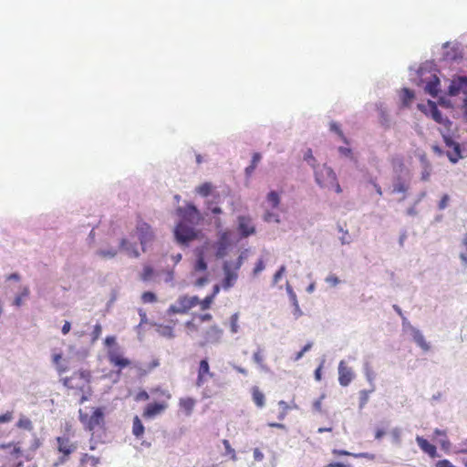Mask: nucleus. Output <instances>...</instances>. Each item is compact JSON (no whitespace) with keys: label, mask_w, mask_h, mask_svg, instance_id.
Wrapping results in <instances>:
<instances>
[{"label":"nucleus","mask_w":467,"mask_h":467,"mask_svg":"<svg viewBox=\"0 0 467 467\" xmlns=\"http://www.w3.org/2000/svg\"><path fill=\"white\" fill-rule=\"evenodd\" d=\"M52 360H53V363L57 367V370L58 374H62L67 371V367L61 364V360H62L61 353L54 354L52 356Z\"/></svg>","instance_id":"obj_32"},{"label":"nucleus","mask_w":467,"mask_h":467,"mask_svg":"<svg viewBox=\"0 0 467 467\" xmlns=\"http://www.w3.org/2000/svg\"><path fill=\"white\" fill-rule=\"evenodd\" d=\"M305 160L306 161H308V163L314 167V163L316 162V159L314 158L313 154H312V150L309 149L307 150V151L305 153V156H304Z\"/></svg>","instance_id":"obj_53"},{"label":"nucleus","mask_w":467,"mask_h":467,"mask_svg":"<svg viewBox=\"0 0 467 467\" xmlns=\"http://www.w3.org/2000/svg\"><path fill=\"white\" fill-rule=\"evenodd\" d=\"M416 441L419 447L421 449V451L427 453L430 457L435 458L438 456L436 447L433 444L430 443L426 439L420 436H417Z\"/></svg>","instance_id":"obj_19"},{"label":"nucleus","mask_w":467,"mask_h":467,"mask_svg":"<svg viewBox=\"0 0 467 467\" xmlns=\"http://www.w3.org/2000/svg\"><path fill=\"white\" fill-rule=\"evenodd\" d=\"M214 187L212 182H206L195 188V192L202 197H207L213 193Z\"/></svg>","instance_id":"obj_25"},{"label":"nucleus","mask_w":467,"mask_h":467,"mask_svg":"<svg viewBox=\"0 0 467 467\" xmlns=\"http://www.w3.org/2000/svg\"><path fill=\"white\" fill-rule=\"evenodd\" d=\"M373 391H374V387H372V389L369 390L362 389L359 391L358 395H359V408L360 409L364 408L365 405L368 403V401L369 400V394L372 393Z\"/></svg>","instance_id":"obj_34"},{"label":"nucleus","mask_w":467,"mask_h":467,"mask_svg":"<svg viewBox=\"0 0 467 467\" xmlns=\"http://www.w3.org/2000/svg\"><path fill=\"white\" fill-rule=\"evenodd\" d=\"M223 444L225 448V451H226V453L231 455V459L233 461H236L237 457H236V453H235V451L231 447V444L229 442L228 440H223Z\"/></svg>","instance_id":"obj_45"},{"label":"nucleus","mask_w":467,"mask_h":467,"mask_svg":"<svg viewBox=\"0 0 467 467\" xmlns=\"http://www.w3.org/2000/svg\"><path fill=\"white\" fill-rule=\"evenodd\" d=\"M149 398H150V396H149L148 392L145 390L139 392L137 395L138 400H149Z\"/></svg>","instance_id":"obj_64"},{"label":"nucleus","mask_w":467,"mask_h":467,"mask_svg":"<svg viewBox=\"0 0 467 467\" xmlns=\"http://www.w3.org/2000/svg\"><path fill=\"white\" fill-rule=\"evenodd\" d=\"M199 304L197 296H190L188 295L180 296L174 305H171L167 312L169 314H186L189 310Z\"/></svg>","instance_id":"obj_6"},{"label":"nucleus","mask_w":467,"mask_h":467,"mask_svg":"<svg viewBox=\"0 0 467 467\" xmlns=\"http://www.w3.org/2000/svg\"><path fill=\"white\" fill-rule=\"evenodd\" d=\"M97 254L101 258L110 259L114 258L118 254V250L114 248L110 249H100L97 252Z\"/></svg>","instance_id":"obj_35"},{"label":"nucleus","mask_w":467,"mask_h":467,"mask_svg":"<svg viewBox=\"0 0 467 467\" xmlns=\"http://www.w3.org/2000/svg\"><path fill=\"white\" fill-rule=\"evenodd\" d=\"M414 99V92L407 88L400 91V100L404 108L410 107Z\"/></svg>","instance_id":"obj_24"},{"label":"nucleus","mask_w":467,"mask_h":467,"mask_svg":"<svg viewBox=\"0 0 467 467\" xmlns=\"http://www.w3.org/2000/svg\"><path fill=\"white\" fill-rule=\"evenodd\" d=\"M56 441L57 450L59 454L57 462L54 464V466L57 467L66 463L69 460L71 454L78 450V442L72 441L67 436L57 437Z\"/></svg>","instance_id":"obj_5"},{"label":"nucleus","mask_w":467,"mask_h":467,"mask_svg":"<svg viewBox=\"0 0 467 467\" xmlns=\"http://www.w3.org/2000/svg\"><path fill=\"white\" fill-rule=\"evenodd\" d=\"M0 449L7 451V454L12 458L17 459L23 455V450L20 442L10 441L6 443H1Z\"/></svg>","instance_id":"obj_16"},{"label":"nucleus","mask_w":467,"mask_h":467,"mask_svg":"<svg viewBox=\"0 0 467 467\" xmlns=\"http://www.w3.org/2000/svg\"><path fill=\"white\" fill-rule=\"evenodd\" d=\"M462 92L464 94L463 108L467 112V78L461 77L451 81L449 87V94L451 96H456Z\"/></svg>","instance_id":"obj_9"},{"label":"nucleus","mask_w":467,"mask_h":467,"mask_svg":"<svg viewBox=\"0 0 467 467\" xmlns=\"http://www.w3.org/2000/svg\"><path fill=\"white\" fill-rule=\"evenodd\" d=\"M407 191V186L404 183H398L394 186V192H405Z\"/></svg>","instance_id":"obj_62"},{"label":"nucleus","mask_w":467,"mask_h":467,"mask_svg":"<svg viewBox=\"0 0 467 467\" xmlns=\"http://www.w3.org/2000/svg\"><path fill=\"white\" fill-rule=\"evenodd\" d=\"M214 373L210 370V365L207 359H202L198 368V376L196 379V386L202 387L207 381L208 378H213Z\"/></svg>","instance_id":"obj_12"},{"label":"nucleus","mask_w":467,"mask_h":467,"mask_svg":"<svg viewBox=\"0 0 467 467\" xmlns=\"http://www.w3.org/2000/svg\"><path fill=\"white\" fill-rule=\"evenodd\" d=\"M285 271V266L282 265L279 270L274 275V283L276 284L281 279L282 275H284Z\"/></svg>","instance_id":"obj_55"},{"label":"nucleus","mask_w":467,"mask_h":467,"mask_svg":"<svg viewBox=\"0 0 467 467\" xmlns=\"http://www.w3.org/2000/svg\"><path fill=\"white\" fill-rule=\"evenodd\" d=\"M174 234L176 240L181 244H187L188 242L194 240L197 236L194 229L186 225L182 222L177 224Z\"/></svg>","instance_id":"obj_8"},{"label":"nucleus","mask_w":467,"mask_h":467,"mask_svg":"<svg viewBox=\"0 0 467 467\" xmlns=\"http://www.w3.org/2000/svg\"><path fill=\"white\" fill-rule=\"evenodd\" d=\"M315 176L317 182L321 187L333 188L337 193H340L342 192V189L337 182V175L330 167L323 165L315 171Z\"/></svg>","instance_id":"obj_4"},{"label":"nucleus","mask_w":467,"mask_h":467,"mask_svg":"<svg viewBox=\"0 0 467 467\" xmlns=\"http://www.w3.org/2000/svg\"><path fill=\"white\" fill-rule=\"evenodd\" d=\"M223 335V330L219 328L217 326H212L207 331L205 336L206 343H214L218 342Z\"/></svg>","instance_id":"obj_21"},{"label":"nucleus","mask_w":467,"mask_h":467,"mask_svg":"<svg viewBox=\"0 0 467 467\" xmlns=\"http://www.w3.org/2000/svg\"><path fill=\"white\" fill-rule=\"evenodd\" d=\"M261 158H262V156L260 153H258V152L254 153V155L252 157L251 164L254 165L256 167L257 164L259 163V161H261Z\"/></svg>","instance_id":"obj_63"},{"label":"nucleus","mask_w":467,"mask_h":467,"mask_svg":"<svg viewBox=\"0 0 467 467\" xmlns=\"http://www.w3.org/2000/svg\"><path fill=\"white\" fill-rule=\"evenodd\" d=\"M444 142L450 149L447 151V156L452 163H456L460 159L462 158L460 144L455 142L451 137L443 135Z\"/></svg>","instance_id":"obj_11"},{"label":"nucleus","mask_w":467,"mask_h":467,"mask_svg":"<svg viewBox=\"0 0 467 467\" xmlns=\"http://www.w3.org/2000/svg\"><path fill=\"white\" fill-rule=\"evenodd\" d=\"M132 433L136 438H141L144 434V426L138 416L133 418Z\"/></svg>","instance_id":"obj_28"},{"label":"nucleus","mask_w":467,"mask_h":467,"mask_svg":"<svg viewBox=\"0 0 467 467\" xmlns=\"http://www.w3.org/2000/svg\"><path fill=\"white\" fill-rule=\"evenodd\" d=\"M293 299H294V316L296 318H298L299 317L302 316L303 313L299 307L298 302H297L295 295L293 296Z\"/></svg>","instance_id":"obj_50"},{"label":"nucleus","mask_w":467,"mask_h":467,"mask_svg":"<svg viewBox=\"0 0 467 467\" xmlns=\"http://www.w3.org/2000/svg\"><path fill=\"white\" fill-rule=\"evenodd\" d=\"M449 200H450L449 196L447 194H444L441 197V201L439 202V205H438L439 209L440 210L445 209L448 206Z\"/></svg>","instance_id":"obj_54"},{"label":"nucleus","mask_w":467,"mask_h":467,"mask_svg":"<svg viewBox=\"0 0 467 467\" xmlns=\"http://www.w3.org/2000/svg\"><path fill=\"white\" fill-rule=\"evenodd\" d=\"M180 408L186 415H190L195 406V400L192 398H183L180 400Z\"/></svg>","instance_id":"obj_23"},{"label":"nucleus","mask_w":467,"mask_h":467,"mask_svg":"<svg viewBox=\"0 0 467 467\" xmlns=\"http://www.w3.org/2000/svg\"><path fill=\"white\" fill-rule=\"evenodd\" d=\"M338 151L341 155L346 156V157L351 156V153H352L351 149L346 148V147H339Z\"/></svg>","instance_id":"obj_61"},{"label":"nucleus","mask_w":467,"mask_h":467,"mask_svg":"<svg viewBox=\"0 0 467 467\" xmlns=\"http://www.w3.org/2000/svg\"><path fill=\"white\" fill-rule=\"evenodd\" d=\"M325 398H326V394H322L317 400H316L313 402V408L316 411H317V412L322 411V402Z\"/></svg>","instance_id":"obj_48"},{"label":"nucleus","mask_w":467,"mask_h":467,"mask_svg":"<svg viewBox=\"0 0 467 467\" xmlns=\"http://www.w3.org/2000/svg\"><path fill=\"white\" fill-rule=\"evenodd\" d=\"M435 467H452V464L449 460H441L435 463Z\"/></svg>","instance_id":"obj_57"},{"label":"nucleus","mask_w":467,"mask_h":467,"mask_svg":"<svg viewBox=\"0 0 467 467\" xmlns=\"http://www.w3.org/2000/svg\"><path fill=\"white\" fill-rule=\"evenodd\" d=\"M214 297H213V296L211 295H208L207 296L204 297V299L202 300H200L199 299V306H200V308L202 310H207L211 307L212 304L213 303L214 301Z\"/></svg>","instance_id":"obj_39"},{"label":"nucleus","mask_w":467,"mask_h":467,"mask_svg":"<svg viewBox=\"0 0 467 467\" xmlns=\"http://www.w3.org/2000/svg\"><path fill=\"white\" fill-rule=\"evenodd\" d=\"M154 276V270L150 265H144L142 272L140 273V279L144 282H148Z\"/></svg>","instance_id":"obj_33"},{"label":"nucleus","mask_w":467,"mask_h":467,"mask_svg":"<svg viewBox=\"0 0 467 467\" xmlns=\"http://www.w3.org/2000/svg\"><path fill=\"white\" fill-rule=\"evenodd\" d=\"M104 343L107 347H111L116 345V337L113 336H109L105 338Z\"/></svg>","instance_id":"obj_60"},{"label":"nucleus","mask_w":467,"mask_h":467,"mask_svg":"<svg viewBox=\"0 0 467 467\" xmlns=\"http://www.w3.org/2000/svg\"><path fill=\"white\" fill-rule=\"evenodd\" d=\"M254 458L257 462H261L264 459V454L258 448L254 450Z\"/></svg>","instance_id":"obj_59"},{"label":"nucleus","mask_w":467,"mask_h":467,"mask_svg":"<svg viewBox=\"0 0 467 467\" xmlns=\"http://www.w3.org/2000/svg\"><path fill=\"white\" fill-rule=\"evenodd\" d=\"M439 84H440L439 78L436 76H434L433 80L427 83V85L425 87V90L430 95L435 97V96H437V94L439 92V88H438Z\"/></svg>","instance_id":"obj_29"},{"label":"nucleus","mask_w":467,"mask_h":467,"mask_svg":"<svg viewBox=\"0 0 467 467\" xmlns=\"http://www.w3.org/2000/svg\"><path fill=\"white\" fill-rule=\"evenodd\" d=\"M107 356L109 363L113 367L118 368L119 371L129 367L131 363L128 358L123 356L119 348H109Z\"/></svg>","instance_id":"obj_7"},{"label":"nucleus","mask_w":467,"mask_h":467,"mask_svg":"<svg viewBox=\"0 0 467 467\" xmlns=\"http://www.w3.org/2000/svg\"><path fill=\"white\" fill-rule=\"evenodd\" d=\"M352 456L354 458H366V459L370 460V461H373L376 458L374 454L369 453V452L355 453V454H352Z\"/></svg>","instance_id":"obj_51"},{"label":"nucleus","mask_w":467,"mask_h":467,"mask_svg":"<svg viewBox=\"0 0 467 467\" xmlns=\"http://www.w3.org/2000/svg\"><path fill=\"white\" fill-rule=\"evenodd\" d=\"M78 418L84 429L94 432L96 430H101L105 427V413L104 408L98 407L92 409V413L89 415L79 410Z\"/></svg>","instance_id":"obj_2"},{"label":"nucleus","mask_w":467,"mask_h":467,"mask_svg":"<svg viewBox=\"0 0 467 467\" xmlns=\"http://www.w3.org/2000/svg\"><path fill=\"white\" fill-rule=\"evenodd\" d=\"M193 268L196 272H205L207 270V264L204 260V255L202 251L197 253V260Z\"/></svg>","instance_id":"obj_30"},{"label":"nucleus","mask_w":467,"mask_h":467,"mask_svg":"<svg viewBox=\"0 0 467 467\" xmlns=\"http://www.w3.org/2000/svg\"><path fill=\"white\" fill-rule=\"evenodd\" d=\"M354 379V373L344 360L338 364V382L341 386L347 387Z\"/></svg>","instance_id":"obj_13"},{"label":"nucleus","mask_w":467,"mask_h":467,"mask_svg":"<svg viewBox=\"0 0 467 467\" xmlns=\"http://www.w3.org/2000/svg\"><path fill=\"white\" fill-rule=\"evenodd\" d=\"M119 249L123 250L130 257L137 258L140 252L135 243H130L126 238H122L119 243Z\"/></svg>","instance_id":"obj_18"},{"label":"nucleus","mask_w":467,"mask_h":467,"mask_svg":"<svg viewBox=\"0 0 467 467\" xmlns=\"http://www.w3.org/2000/svg\"><path fill=\"white\" fill-rule=\"evenodd\" d=\"M330 130L337 133L343 142L348 144V139L346 138V136L344 135L343 131L340 129V126L337 122L332 121L330 123Z\"/></svg>","instance_id":"obj_37"},{"label":"nucleus","mask_w":467,"mask_h":467,"mask_svg":"<svg viewBox=\"0 0 467 467\" xmlns=\"http://www.w3.org/2000/svg\"><path fill=\"white\" fill-rule=\"evenodd\" d=\"M237 315H234L231 318V330L233 333H236L238 331V326H237Z\"/></svg>","instance_id":"obj_56"},{"label":"nucleus","mask_w":467,"mask_h":467,"mask_svg":"<svg viewBox=\"0 0 467 467\" xmlns=\"http://www.w3.org/2000/svg\"><path fill=\"white\" fill-rule=\"evenodd\" d=\"M333 454L334 455H337V456H352L353 453L348 451H345V450H333Z\"/></svg>","instance_id":"obj_58"},{"label":"nucleus","mask_w":467,"mask_h":467,"mask_svg":"<svg viewBox=\"0 0 467 467\" xmlns=\"http://www.w3.org/2000/svg\"><path fill=\"white\" fill-rule=\"evenodd\" d=\"M102 333V327L100 324H96L93 327V330L90 334L91 337V343L96 342L101 336Z\"/></svg>","instance_id":"obj_41"},{"label":"nucleus","mask_w":467,"mask_h":467,"mask_svg":"<svg viewBox=\"0 0 467 467\" xmlns=\"http://www.w3.org/2000/svg\"><path fill=\"white\" fill-rule=\"evenodd\" d=\"M140 298H141V302L143 304H150V303L157 302V296L153 292H150V291L142 293Z\"/></svg>","instance_id":"obj_38"},{"label":"nucleus","mask_w":467,"mask_h":467,"mask_svg":"<svg viewBox=\"0 0 467 467\" xmlns=\"http://www.w3.org/2000/svg\"><path fill=\"white\" fill-rule=\"evenodd\" d=\"M412 337L416 344L421 348L424 351H428L430 349V345L425 340L421 332L418 329H412Z\"/></svg>","instance_id":"obj_22"},{"label":"nucleus","mask_w":467,"mask_h":467,"mask_svg":"<svg viewBox=\"0 0 467 467\" xmlns=\"http://www.w3.org/2000/svg\"><path fill=\"white\" fill-rule=\"evenodd\" d=\"M267 200L274 208L277 207L280 202V198H279L278 193L274 191H272L268 193Z\"/></svg>","instance_id":"obj_42"},{"label":"nucleus","mask_w":467,"mask_h":467,"mask_svg":"<svg viewBox=\"0 0 467 467\" xmlns=\"http://www.w3.org/2000/svg\"><path fill=\"white\" fill-rule=\"evenodd\" d=\"M80 465L84 466L86 463L89 462L92 466H97L99 463V458L88 455V453H83L79 460Z\"/></svg>","instance_id":"obj_31"},{"label":"nucleus","mask_w":467,"mask_h":467,"mask_svg":"<svg viewBox=\"0 0 467 467\" xmlns=\"http://www.w3.org/2000/svg\"><path fill=\"white\" fill-rule=\"evenodd\" d=\"M151 392L158 394L160 398H164L165 400L149 403L145 407L142 413V417L144 419H153L156 416L163 413L168 408L167 400H169L171 398V394L168 390L161 389L160 388L152 389Z\"/></svg>","instance_id":"obj_3"},{"label":"nucleus","mask_w":467,"mask_h":467,"mask_svg":"<svg viewBox=\"0 0 467 467\" xmlns=\"http://www.w3.org/2000/svg\"><path fill=\"white\" fill-rule=\"evenodd\" d=\"M254 361L258 364L261 368H265L264 366V355L262 349H258L253 355Z\"/></svg>","instance_id":"obj_47"},{"label":"nucleus","mask_w":467,"mask_h":467,"mask_svg":"<svg viewBox=\"0 0 467 467\" xmlns=\"http://www.w3.org/2000/svg\"><path fill=\"white\" fill-rule=\"evenodd\" d=\"M265 262L263 259H259L256 264H255V266L254 268V275H257L259 273H261L264 269H265Z\"/></svg>","instance_id":"obj_49"},{"label":"nucleus","mask_w":467,"mask_h":467,"mask_svg":"<svg viewBox=\"0 0 467 467\" xmlns=\"http://www.w3.org/2000/svg\"><path fill=\"white\" fill-rule=\"evenodd\" d=\"M224 271V278L223 281V287L224 289H228L232 287L236 279H237V274L230 269V267L225 264L223 266Z\"/></svg>","instance_id":"obj_20"},{"label":"nucleus","mask_w":467,"mask_h":467,"mask_svg":"<svg viewBox=\"0 0 467 467\" xmlns=\"http://www.w3.org/2000/svg\"><path fill=\"white\" fill-rule=\"evenodd\" d=\"M13 419V412L7 411L2 415H0V424L11 421Z\"/></svg>","instance_id":"obj_52"},{"label":"nucleus","mask_w":467,"mask_h":467,"mask_svg":"<svg viewBox=\"0 0 467 467\" xmlns=\"http://www.w3.org/2000/svg\"><path fill=\"white\" fill-rule=\"evenodd\" d=\"M238 230L243 237H248L255 231L251 219L246 216H240L238 218Z\"/></svg>","instance_id":"obj_15"},{"label":"nucleus","mask_w":467,"mask_h":467,"mask_svg":"<svg viewBox=\"0 0 467 467\" xmlns=\"http://www.w3.org/2000/svg\"><path fill=\"white\" fill-rule=\"evenodd\" d=\"M207 209L213 214H221L223 213L222 209L217 206V202L214 201H209L207 202Z\"/></svg>","instance_id":"obj_46"},{"label":"nucleus","mask_w":467,"mask_h":467,"mask_svg":"<svg viewBox=\"0 0 467 467\" xmlns=\"http://www.w3.org/2000/svg\"><path fill=\"white\" fill-rule=\"evenodd\" d=\"M227 238H228V234L223 233L221 235L220 241L216 244V245H217L216 256L218 258H221L225 254V250H226V246H227V244H226Z\"/></svg>","instance_id":"obj_27"},{"label":"nucleus","mask_w":467,"mask_h":467,"mask_svg":"<svg viewBox=\"0 0 467 467\" xmlns=\"http://www.w3.org/2000/svg\"><path fill=\"white\" fill-rule=\"evenodd\" d=\"M278 405H279V407L281 408V411H280V413H279V415H278V420H285V418L286 417L287 412H288V410H289L290 407H289V405H288L285 401H284V400H280V401L278 402Z\"/></svg>","instance_id":"obj_40"},{"label":"nucleus","mask_w":467,"mask_h":467,"mask_svg":"<svg viewBox=\"0 0 467 467\" xmlns=\"http://www.w3.org/2000/svg\"><path fill=\"white\" fill-rule=\"evenodd\" d=\"M313 347V343L312 342H308L306 343L303 348L298 351L297 353H296L295 357H294V361H298L300 358H302V357L304 356V354L307 351H309Z\"/></svg>","instance_id":"obj_43"},{"label":"nucleus","mask_w":467,"mask_h":467,"mask_svg":"<svg viewBox=\"0 0 467 467\" xmlns=\"http://www.w3.org/2000/svg\"><path fill=\"white\" fill-rule=\"evenodd\" d=\"M91 372L88 369H79L75 371L69 377L61 379L62 384L72 391L73 395L80 397L79 403L87 401L91 395Z\"/></svg>","instance_id":"obj_1"},{"label":"nucleus","mask_w":467,"mask_h":467,"mask_svg":"<svg viewBox=\"0 0 467 467\" xmlns=\"http://www.w3.org/2000/svg\"><path fill=\"white\" fill-rule=\"evenodd\" d=\"M16 426L20 429L27 431H31L33 429L32 421L25 416L19 418L18 421L16 422Z\"/></svg>","instance_id":"obj_36"},{"label":"nucleus","mask_w":467,"mask_h":467,"mask_svg":"<svg viewBox=\"0 0 467 467\" xmlns=\"http://www.w3.org/2000/svg\"><path fill=\"white\" fill-rule=\"evenodd\" d=\"M136 232L142 246V251H145V245L153 240L154 234L150 224L145 222L138 223Z\"/></svg>","instance_id":"obj_10"},{"label":"nucleus","mask_w":467,"mask_h":467,"mask_svg":"<svg viewBox=\"0 0 467 467\" xmlns=\"http://www.w3.org/2000/svg\"><path fill=\"white\" fill-rule=\"evenodd\" d=\"M428 107H429V113L428 114H430L431 117L437 123L442 124V125H444L445 127H447L449 129L450 126L452 123L448 119L442 117L441 112L439 110V109H438L437 105L435 104V102H433L431 100H429L428 101Z\"/></svg>","instance_id":"obj_14"},{"label":"nucleus","mask_w":467,"mask_h":467,"mask_svg":"<svg viewBox=\"0 0 467 467\" xmlns=\"http://www.w3.org/2000/svg\"><path fill=\"white\" fill-rule=\"evenodd\" d=\"M178 213L182 218L192 223L199 220V211L193 204H188L184 209L179 208Z\"/></svg>","instance_id":"obj_17"},{"label":"nucleus","mask_w":467,"mask_h":467,"mask_svg":"<svg viewBox=\"0 0 467 467\" xmlns=\"http://www.w3.org/2000/svg\"><path fill=\"white\" fill-rule=\"evenodd\" d=\"M252 397L254 404L258 408H263L265 404V399L264 393L258 389V387H254L252 389Z\"/></svg>","instance_id":"obj_26"},{"label":"nucleus","mask_w":467,"mask_h":467,"mask_svg":"<svg viewBox=\"0 0 467 467\" xmlns=\"http://www.w3.org/2000/svg\"><path fill=\"white\" fill-rule=\"evenodd\" d=\"M158 330H159V332L162 336H165L167 337H174L173 328L171 327H169V326H160Z\"/></svg>","instance_id":"obj_44"}]
</instances>
